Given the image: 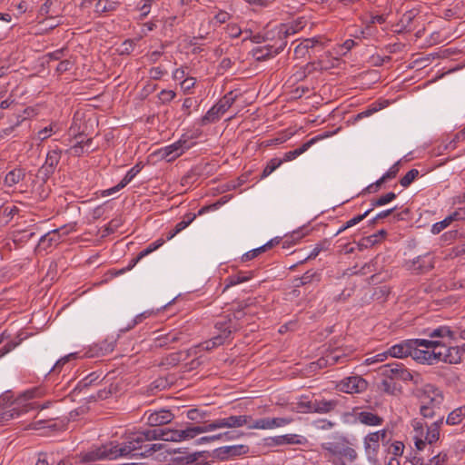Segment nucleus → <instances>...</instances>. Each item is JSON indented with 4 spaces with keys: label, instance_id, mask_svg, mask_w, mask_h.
<instances>
[{
    "label": "nucleus",
    "instance_id": "obj_1",
    "mask_svg": "<svg viewBox=\"0 0 465 465\" xmlns=\"http://www.w3.org/2000/svg\"><path fill=\"white\" fill-rule=\"evenodd\" d=\"M418 342L415 349H412L411 357L420 364L434 365L439 362H444V351L438 348L447 346L445 341L439 338L416 339Z\"/></svg>",
    "mask_w": 465,
    "mask_h": 465
},
{
    "label": "nucleus",
    "instance_id": "obj_2",
    "mask_svg": "<svg viewBox=\"0 0 465 465\" xmlns=\"http://www.w3.org/2000/svg\"><path fill=\"white\" fill-rule=\"evenodd\" d=\"M430 338H439L447 342L444 349V363L458 364L461 362L462 355L465 353V343L458 346L452 345V341L456 340L458 331L448 325H440L433 329L424 331Z\"/></svg>",
    "mask_w": 465,
    "mask_h": 465
},
{
    "label": "nucleus",
    "instance_id": "obj_3",
    "mask_svg": "<svg viewBox=\"0 0 465 465\" xmlns=\"http://www.w3.org/2000/svg\"><path fill=\"white\" fill-rule=\"evenodd\" d=\"M416 396L420 401V413L423 418L432 419L443 415L441 406L444 397L440 389L428 383L417 390Z\"/></svg>",
    "mask_w": 465,
    "mask_h": 465
},
{
    "label": "nucleus",
    "instance_id": "obj_4",
    "mask_svg": "<svg viewBox=\"0 0 465 465\" xmlns=\"http://www.w3.org/2000/svg\"><path fill=\"white\" fill-rule=\"evenodd\" d=\"M322 448L333 456V465L353 463L358 458L357 451L349 446V441L345 437H341V441L322 443Z\"/></svg>",
    "mask_w": 465,
    "mask_h": 465
},
{
    "label": "nucleus",
    "instance_id": "obj_5",
    "mask_svg": "<svg viewBox=\"0 0 465 465\" xmlns=\"http://www.w3.org/2000/svg\"><path fill=\"white\" fill-rule=\"evenodd\" d=\"M119 457H125L122 444L118 445L110 442L86 452L83 456L82 460L89 462L97 460H115Z\"/></svg>",
    "mask_w": 465,
    "mask_h": 465
},
{
    "label": "nucleus",
    "instance_id": "obj_6",
    "mask_svg": "<svg viewBox=\"0 0 465 465\" xmlns=\"http://www.w3.org/2000/svg\"><path fill=\"white\" fill-rule=\"evenodd\" d=\"M252 417L249 415H231L225 418H220L207 424L208 431H213L218 429L228 428L235 429L245 425H250Z\"/></svg>",
    "mask_w": 465,
    "mask_h": 465
},
{
    "label": "nucleus",
    "instance_id": "obj_7",
    "mask_svg": "<svg viewBox=\"0 0 465 465\" xmlns=\"http://www.w3.org/2000/svg\"><path fill=\"white\" fill-rule=\"evenodd\" d=\"M381 373L383 377L389 378L392 381L400 380L403 381H414V376L404 364L401 362H392L384 364L380 368Z\"/></svg>",
    "mask_w": 465,
    "mask_h": 465
},
{
    "label": "nucleus",
    "instance_id": "obj_8",
    "mask_svg": "<svg viewBox=\"0 0 465 465\" xmlns=\"http://www.w3.org/2000/svg\"><path fill=\"white\" fill-rule=\"evenodd\" d=\"M147 441L143 431L130 434L126 440L122 443L125 456L140 457L139 452L144 450V442Z\"/></svg>",
    "mask_w": 465,
    "mask_h": 465
},
{
    "label": "nucleus",
    "instance_id": "obj_9",
    "mask_svg": "<svg viewBox=\"0 0 465 465\" xmlns=\"http://www.w3.org/2000/svg\"><path fill=\"white\" fill-rule=\"evenodd\" d=\"M249 447L244 444L219 447L213 450L211 456L219 460H226L248 453Z\"/></svg>",
    "mask_w": 465,
    "mask_h": 465
},
{
    "label": "nucleus",
    "instance_id": "obj_10",
    "mask_svg": "<svg viewBox=\"0 0 465 465\" xmlns=\"http://www.w3.org/2000/svg\"><path fill=\"white\" fill-rule=\"evenodd\" d=\"M293 419L291 417L283 418H262L254 420L252 424L248 425L250 430H272L275 428L284 427L291 424Z\"/></svg>",
    "mask_w": 465,
    "mask_h": 465
},
{
    "label": "nucleus",
    "instance_id": "obj_11",
    "mask_svg": "<svg viewBox=\"0 0 465 465\" xmlns=\"http://www.w3.org/2000/svg\"><path fill=\"white\" fill-rule=\"evenodd\" d=\"M61 151L58 148L49 151L46 153L45 163L38 170L37 176L45 182L48 177L54 173L55 166L59 163Z\"/></svg>",
    "mask_w": 465,
    "mask_h": 465
},
{
    "label": "nucleus",
    "instance_id": "obj_12",
    "mask_svg": "<svg viewBox=\"0 0 465 465\" xmlns=\"http://www.w3.org/2000/svg\"><path fill=\"white\" fill-rule=\"evenodd\" d=\"M147 415L146 423L150 427H160L170 423L174 419V414L165 409H161L153 412L146 411L144 416Z\"/></svg>",
    "mask_w": 465,
    "mask_h": 465
},
{
    "label": "nucleus",
    "instance_id": "obj_13",
    "mask_svg": "<svg viewBox=\"0 0 465 465\" xmlns=\"http://www.w3.org/2000/svg\"><path fill=\"white\" fill-rule=\"evenodd\" d=\"M368 387V382L360 376H351L341 381V390L346 393H360Z\"/></svg>",
    "mask_w": 465,
    "mask_h": 465
},
{
    "label": "nucleus",
    "instance_id": "obj_14",
    "mask_svg": "<svg viewBox=\"0 0 465 465\" xmlns=\"http://www.w3.org/2000/svg\"><path fill=\"white\" fill-rule=\"evenodd\" d=\"M417 340L415 339H409L404 340L401 341L400 343H397L393 346H391L388 351L387 353L390 354L391 357L393 358H406L411 356L412 349H415Z\"/></svg>",
    "mask_w": 465,
    "mask_h": 465
},
{
    "label": "nucleus",
    "instance_id": "obj_15",
    "mask_svg": "<svg viewBox=\"0 0 465 465\" xmlns=\"http://www.w3.org/2000/svg\"><path fill=\"white\" fill-rule=\"evenodd\" d=\"M407 266L409 270L416 273H424L433 268V259L430 254L419 255L412 261L408 262Z\"/></svg>",
    "mask_w": 465,
    "mask_h": 465
},
{
    "label": "nucleus",
    "instance_id": "obj_16",
    "mask_svg": "<svg viewBox=\"0 0 465 465\" xmlns=\"http://www.w3.org/2000/svg\"><path fill=\"white\" fill-rule=\"evenodd\" d=\"M215 328L219 331L216 336L223 337V341L225 342L226 340L231 337L232 332L240 329V325L238 323L232 322L231 315H227L222 320L216 322Z\"/></svg>",
    "mask_w": 465,
    "mask_h": 465
},
{
    "label": "nucleus",
    "instance_id": "obj_17",
    "mask_svg": "<svg viewBox=\"0 0 465 465\" xmlns=\"http://www.w3.org/2000/svg\"><path fill=\"white\" fill-rule=\"evenodd\" d=\"M66 234L67 231L64 227L50 231L40 238L38 245L46 250L52 245L58 244L62 241V237Z\"/></svg>",
    "mask_w": 465,
    "mask_h": 465
},
{
    "label": "nucleus",
    "instance_id": "obj_18",
    "mask_svg": "<svg viewBox=\"0 0 465 465\" xmlns=\"http://www.w3.org/2000/svg\"><path fill=\"white\" fill-rule=\"evenodd\" d=\"M116 340L114 338L104 339L102 341L92 345L88 351L90 357H101L111 353L115 347Z\"/></svg>",
    "mask_w": 465,
    "mask_h": 465
},
{
    "label": "nucleus",
    "instance_id": "obj_19",
    "mask_svg": "<svg viewBox=\"0 0 465 465\" xmlns=\"http://www.w3.org/2000/svg\"><path fill=\"white\" fill-rule=\"evenodd\" d=\"M345 359L346 355L341 351V349L336 348L327 351L324 356L317 361V364L320 368H323L326 366L335 365L339 362H344Z\"/></svg>",
    "mask_w": 465,
    "mask_h": 465
},
{
    "label": "nucleus",
    "instance_id": "obj_20",
    "mask_svg": "<svg viewBox=\"0 0 465 465\" xmlns=\"http://www.w3.org/2000/svg\"><path fill=\"white\" fill-rule=\"evenodd\" d=\"M208 432L207 424L203 426H193L186 423L185 427L178 429L179 442L190 440L202 433Z\"/></svg>",
    "mask_w": 465,
    "mask_h": 465
},
{
    "label": "nucleus",
    "instance_id": "obj_21",
    "mask_svg": "<svg viewBox=\"0 0 465 465\" xmlns=\"http://www.w3.org/2000/svg\"><path fill=\"white\" fill-rule=\"evenodd\" d=\"M78 121H82V117H79V113H76L74 116V124L70 128V132L76 139L74 144L75 146L83 145L84 143L87 144L92 142V137H87L88 134H85L86 126L81 132H78L81 129L80 125L77 127Z\"/></svg>",
    "mask_w": 465,
    "mask_h": 465
},
{
    "label": "nucleus",
    "instance_id": "obj_22",
    "mask_svg": "<svg viewBox=\"0 0 465 465\" xmlns=\"http://www.w3.org/2000/svg\"><path fill=\"white\" fill-rule=\"evenodd\" d=\"M206 451H197L171 459L172 465H199L200 459L205 457Z\"/></svg>",
    "mask_w": 465,
    "mask_h": 465
},
{
    "label": "nucleus",
    "instance_id": "obj_23",
    "mask_svg": "<svg viewBox=\"0 0 465 465\" xmlns=\"http://www.w3.org/2000/svg\"><path fill=\"white\" fill-rule=\"evenodd\" d=\"M356 420L366 426H380L383 423V418L371 411H360L356 413Z\"/></svg>",
    "mask_w": 465,
    "mask_h": 465
},
{
    "label": "nucleus",
    "instance_id": "obj_24",
    "mask_svg": "<svg viewBox=\"0 0 465 465\" xmlns=\"http://www.w3.org/2000/svg\"><path fill=\"white\" fill-rule=\"evenodd\" d=\"M363 447L368 456H376L380 449L379 435H375L374 432L368 433L363 438Z\"/></svg>",
    "mask_w": 465,
    "mask_h": 465
},
{
    "label": "nucleus",
    "instance_id": "obj_25",
    "mask_svg": "<svg viewBox=\"0 0 465 465\" xmlns=\"http://www.w3.org/2000/svg\"><path fill=\"white\" fill-rule=\"evenodd\" d=\"M338 404L337 400L316 399L314 400V413H330L336 409Z\"/></svg>",
    "mask_w": 465,
    "mask_h": 465
},
{
    "label": "nucleus",
    "instance_id": "obj_26",
    "mask_svg": "<svg viewBox=\"0 0 465 465\" xmlns=\"http://www.w3.org/2000/svg\"><path fill=\"white\" fill-rule=\"evenodd\" d=\"M25 170L23 168H15L9 171L4 179L3 184L6 187H13L25 177Z\"/></svg>",
    "mask_w": 465,
    "mask_h": 465
},
{
    "label": "nucleus",
    "instance_id": "obj_27",
    "mask_svg": "<svg viewBox=\"0 0 465 465\" xmlns=\"http://www.w3.org/2000/svg\"><path fill=\"white\" fill-rule=\"evenodd\" d=\"M444 415H440L436 421H434L430 427H428L425 440L432 444L436 442L440 438V428L443 423Z\"/></svg>",
    "mask_w": 465,
    "mask_h": 465
},
{
    "label": "nucleus",
    "instance_id": "obj_28",
    "mask_svg": "<svg viewBox=\"0 0 465 465\" xmlns=\"http://www.w3.org/2000/svg\"><path fill=\"white\" fill-rule=\"evenodd\" d=\"M223 115V113L214 104L207 113L201 118V124L207 125L209 124L216 123Z\"/></svg>",
    "mask_w": 465,
    "mask_h": 465
},
{
    "label": "nucleus",
    "instance_id": "obj_29",
    "mask_svg": "<svg viewBox=\"0 0 465 465\" xmlns=\"http://www.w3.org/2000/svg\"><path fill=\"white\" fill-rule=\"evenodd\" d=\"M58 124L51 123L48 126L38 131L35 135V139H36L40 143L45 142L47 138L53 135H56L58 134Z\"/></svg>",
    "mask_w": 465,
    "mask_h": 465
},
{
    "label": "nucleus",
    "instance_id": "obj_30",
    "mask_svg": "<svg viewBox=\"0 0 465 465\" xmlns=\"http://www.w3.org/2000/svg\"><path fill=\"white\" fill-rule=\"evenodd\" d=\"M13 26L12 15L8 13H0V40L6 37Z\"/></svg>",
    "mask_w": 465,
    "mask_h": 465
},
{
    "label": "nucleus",
    "instance_id": "obj_31",
    "mask_svg": "<svg viewBox=\"0 0 465 465\" xmlns=\"http://www.w3.org/2000/svg\"><path fill=\"white\" fill-rule=\"evenodd\" d=\"M417 14V11L414 9L405 12L398 23V25L401 26L400 31L411 32L412 30L411 25L416 17Z\"/></svg>",
    "mask_w": 465,
    "mask_h": 465
},
{
    "label": "nucleus",
    "instance_id": "obj_32",
    "mask_svg": "<svg viewBox=\"0 0 465 465\" xmlns=\"http://www.w3.org/2000/svg\"><path fill=\"white\" fill-rule=\"evenodd\" d=\"M237 95L234 94L233 91L228 92L224 94L215 105L223 113V114L229 110V108L235 103Z\"/></svg>",
    "mask_w": 465,
    "mask_h": 465
},
{
    "label": "nucleus",
    "instance_id": "obj_33",
    "mask_svg": "<svg viewBox=\"0 0 465 465\" xmlns=\"http://www.w3.org/2000/svg\"><path fill=\"white\" fill-rule=\"evenodd\" d=\"M121 3L113 0H98L95 4V12L98 14L114 11Z\"/></svg>",
    "mask_w": 465,
    "mask_h": 465
},
{
    "label": "nucleus",
    "instance_id": "obj_34",
    "mask_svg": "<svg viewBox=\"0 0 465 465\" xmlns=\"http://www.w3.org/2000/svg\"><path fill=\"white\" fill-rule=\"evenodd\" d=\"M251 278V273L247 275L244 272H239L237 274L231 275L225 279V287L223 292L232 286L247 282Z\"/></svg>",
    "mask_w": 465,
    "mask_h": 465
},
{
    "label": "nucleus",
    "instance_id": "obj_35",
    "mask_svg": "<svg viewBox=\"0 0 465 465\" xmlns=\"http://www.w3.org/2000/svg\"><path fill=\"white\" fill-rule=\"evenodd\" d=\"M378 388L381 391L389 394V395H396L399 389L397 388L396 383L389 379L385 378L380 382Z\"/></svg>",
    "mask_w": 465,
    "mask_h": 465
},
{
    "label": "nucleus",
    "instance_id": "obj_36",
    "mask_svg": "<svg viewBox=\"0 0 465 465\" xmlns=\"http://www.w3.org/2000/svg\"><path fill=\"white\" fill-rule=\"evenodd\" d=\"M272 51L269 45L264 47H256L252 50V55L257 61H264L275 55Z\"/></svg>",
    "mask_w": 465,
    "mask_h": 465
},
{
    "label": "nucleus",
    "instance_id": "obj_37",
    "mask_svg": "<svg viewBox=\"0 0 465 465\" xmlns=\"http://www.w3.org/2000/svg\"><path fill=\"white\" fill-rule=\"evenodd\" d=\"M465 416V408L460 407L452 411L447 417L446 422L450 425H456L461 422Z\"/></svg>",
    "mask_w": 465,
    "mask_h": 465
},
{
    "label": "nucleus",
    "instance_id": "obj_38",
    "mask_svg": "<svg viewBox=\"0 0 465 465\" xmlns=\"http://www.w3.org/2000/svg\"><path fill=\"white\" fill-rule=\"evenodd\" d=\"M143 435L147 441L151 440H164V429L154 427V429L143 430Z\"/></svg>",
    "mask_w": 465,
    "mask_h": 465
},
{
    "label": "nucleus",
    "instance_id": "obj_39",
    "mask_svg": "<svg viewBox=\"0 0 465 465\" xmlns=\"http://www.w3.org/2000/svg\"><path fill=\"white\" fill-rule=\"evenodd\" d=\"M152 312L150 311H145L138 315H136L128 324L126 327H124V328H121L119 330L120 332H126L130 330H132L133 328H134L137 324L141 323L143 322V320L147 319L148 317H150L152 315Z\"/></svg>",
    "mask_w": 465,
    "mask_h": 465
},
{
    "label": "nucleus",
    "instance_id": "obj_40",
    "mask_svg": "<svg viewBox=\"0 0 465 465\" xmlns=\"http://www.w3.org/2000/svg\"><path fill=\"white\" fill-rule=\"evenodd\" d=\"M270 248H272V243L271 242H266L265 244H263L262 246H261L259 248H255V249H252V250L245 252L242 256V262L251 261V260L256 258L261 253L266 252Z\"/></svg>",
    "mask_w": 465,
    "mask_h": 465
},
{
    "label": "nucleus",
    "instance_id": "obj_41",
    "mask_svg": "<svg viewBox=\"0 0 465 465\" xmlns=\"http://www.w3.org/2000/svg\"><path fill=\"white\" fill-rule=\"evenodd\" d=\"M384 106L385 105L382 104L373 103L366 110L359 113L355 116V121H361L364 118H368V117L371 116L373 114H375L376 112H378L379 110H381V108H383Z\"/></svg>",
    "mask_w": 465,
    "mask_h": 465
},
{
    "label": "nucleus",
    "instance_id": "obj_42",
    "mask_svg": "<svg viewBox=\"0 0 465 465\" xmlns=\"http://www.w3.org/2000/svg\"><path fill=\"white\" fill-rule=\"evenodd\" d=\"M283 436L284 444L306 445L308 440L306 437L298 434H285Z\"/></svg>",
    "mask_w": 465,
    "mask_h": 465
},
{
    "label": "nucleus",
    "instance_id": "obj_43",
    "mask_svg": "<svg viewBox=\"0 0 465 465\" xmlns=\"http://www.w3.org/2000/svg\"><path fill=\"white\" fill-rule=\"evenodd\" d=\"M455 222L454 219L452 218V215L451 213L450 215H448L446 218H444L442 221L440 222H438V223H435L432 227H431V230L430 232L433 233V234H439L441 231H443L445 228H447L448 226L450 225L451 223Z\"/></svg>",
    "mask_w": 465,
    "mask_h": 465
},
{
    "label": "nucleus",
    "instance_id": "obj_44",
    "mask_svg": "<svg viewBox=\"0 0 465 465\" xmlns=\"http://www.w3.org/2000/svg\"><path fill=\"white\" fill-rule=\"evenodd\" d=\"M419 171L417 169L410 170L403 177L401 178L400 183L402 187H409L414 180L419 176Z\"/></svg>",
    "mask_w": 465,
    "mask_h": 465
},
{
    "label": "nucleus",
    "instance_id": "obj_45",
    "mask_svg": "<svg viewBox=\"0 0 465 465\" xmlns=\"http://www.w3.org/2000/svg\"><path fill=\"white\" fill-rule=\"evenodd\" d=\"M396 197H397V195L395 193L390 192V193L379 197L378 199L372 201L371 208L373 209L376 206H383V205L391 203L394 199H396Z\"/></svg>",
    "mask_w": 465,
    "mask_h": 465
},
{
    "label": "nucleus",
    "instance_id": "obj_46",
    "mask_svg": "<svg viewBox=\"0 0 465 465\" xmlns=\"http://www.w3.org/2000/svg\"><path fill=\"white\" fill-rule=\"evenodd\" d=\"M282 163V160L279 158H272L264 167L262 178L269 176L274 170H276Z\"/></svg>",
    "mask_w": 465,
    "mask_h": 465
},
{
    "label": "nucleus",
    "instance_id": "obj_47",
    "mask_svg": "<svg viewBox=\"0 0 465 465\" xmlns=\"http://www.w3.org/2000/svg\"><path fill=\"white\" fill-rule=\"evenodd\" d=\"M186 416L193 421L201 422L206 418L207 412L199 409H190Z\"/></svg>",
    "mask_w": 465,
    "mask_h": 465
},
{
    "label": "nucleus",
    "instance_id": "obj_48",
    "mask_svg": "<svg viewBox=\"0 0 465 465\" xmlns=\"http://www.w3.org/2000/svg\"><path fill=\"white\" fill-rule=\"evenodd\" d=\"M143 167V164L142 163V162L137 163L133 168H131L126 173L124 177L122 179L124 181V183H126V185L130 183L133 181V179L141 172Z\"/></svg>",
    "mask_w": 465,
    "mask_h": 465
},
{
    "label": "nucleus",
    "instance_id": "obj_49",
    "mask_svg": "<svg viewBox=\"0 0 465 465\" xmlns=\"http://www.w3.org/2000/svg\"><path fill=\"white\" fill-rule=\"evenodd\" d=\"M168 150L169 149H165V147H160L159 149L155 150L149 155V162L155 163L156 162L161 160L165 161L166 155H168Z\"/></svg>",
    "mask_w": 465,
    "mask_h": 465
},
{
    "label": "nucleus",
    "instance_id": "obj_50",
    "mask_svg": "<svg viewBox=\"0 0 465 465\" xmlns=\"http://www.w3.org/2000/svg\"><path fill=\"white\" fill-rule=\"evenodd\" d=\"M297 411L301 413H314V401H300L296 404Z\"/></svg>",
    "mask_w": 465,
    "mask_h": 465
},
{
    "label": "nucleus",
    "instance_id": "obj_51",
    "mask_svg": "<svg viewBox=\"0 0 465 465\" xmlns=\"http://www.w3.org/2000/svg\"><path fill=\"white\" fill-rule=\"evenodd\" d=\"M163 445L161 443L145 444L143 452H139L140 457H149L154 452L159 451L163 449Z\"/></svg>",
    "mask_w": 465,
    "mask_h": 465
},
{
    "label": "nucleus",
    "instance_id": "obj_52",
    "mask_svg": "<svg viewBox=\"0 0 465 465\" xmlns=\"http://www.w3.org/2000/svg\"><path fill=\"white\" fill-rule=\"evenodd\" d=\"M196 215L194 213H188L185 215L183 221L179 222L174 226V233H179L183 230H184L194 219Z\"/></svg>",
    "mask_w": 465,
    "mask_h": 465
},
{
    "label": "nucleus",
    "instance_id": "obj_53",
    "mask_svg": "<svg viewBox=\"0 0 465 465\" xmlns=\"http://www.w3.org/2000/svg\"><path fill=\"white\" fill-rule=\"evenodd\" d=\"M224 343L223 337L222 336H213L212 339L204 341L202 345L203 348L206 351H210L215 347L223 345Z\"/></svg>",
    "mask_w": 465,
    "mask_h": 465
},
{
    "label": "nucleus",
    "instance_id": "obj_54",
    "mask_svg": "<svg viewBox=\"0 0 465 465\" xmlns=\"http://www.w3.org/2000/svg\"><path fill=\"white\" fill-rule=\"evenodd\" d=\"M20 415V411L16 408H12L6 411H4L0 413V423H4L8 421L15 417Z\"/></svg>",
    "mask_w": 465,
    "mask_h": 465
},
{
    "label": "nucleus",
    "instance_id": "obj_55",
    "mask_svg": "<svg viewBox=\"0 0 465 465\" xmlns=\"http://www.w3.org/2000/svg\"><path fill=\"white\" fill-rule=\"evenodd\" d=\"M183 148L184 147H165V149H169L168 155H166L165 162H167V163L173 162L176 158L181 156L184 153Z\"/></svg>",
    "mask_w": 465,
    "mask_h": 465
},
{
    "label": "nucleus",
    "instance_id": "obj_56",
    "mask_svg": "<svg viewBox=\"0 0 465 465\" xmlns=\"http://www.w3.org/2000/svg\"><path fill=\"white\" fill-rule=\"evenodd\" d=\"M297 32V28L292 25L282 24L279 27L278 35L281 37L287 38L289 35H294Z\"/></svg>",
    "mask_w": 465,
    "mask_h": 465
},
{
    "label": "nucleus",
    "instance_id": "obj_57",
    "mask_svg": "<svg viewBox=\"0 0 465 465\" xmlns=\"http://www.w3.org/2000/svg\"><path fill=\"white\" fill-rule=\"evenodd\" d=\"M329 245L330 243L327 240H324L323 242L316 244L306 259L308 260L316 258L322 251L327 250Z\"/></svg>",
    "mask_w": 465,
    "mask_h": 465
},
{
    "label": "nucleus",
    "instance_id": "obj_58",
    "mask_svg": "<svg viewBox=\"0 0 465 465\" xmlns=\"http://www.w3.org/2000/svg\"><path fill=\"white\" fill-rule=\"evenodd\" d=\"M135 43L132 39H126L118 49L119 54H129L134 51Z\"/></svg>",
    "mask_w": 465,
    "mask_h": 465
},
{
    "label": "nucleus",
    "instance_id": "obj_59",
    "mask_svg": "<svg viewBox=\"0 0 465 465\" xmlns=\"http://www.w3.org/2000/svg\"><path fill=\"white\" fill-rule=\"evenodd\" d=\"M391 57L389 55L381 56L380 54H373L370 57L369 63L372 66H381L384 63L390 62Z\"/></svg>",
    "mask_w": 465,
    "mask_h": 465
},
{
    "label": "nucleus",
    "instance_id": "obj_60",
    "mask_svg": "<svg viewBox=\"0 0 465 465\" xmlns=\"http://www.w3.org/2000/svg\"><path fill=\"white\" fill-rule=\"evenodd\" d=\"M286 45H287L286 38L281 37L278 35V39L275 41V43L273 45H269L272 49V52H273L274 54H278L279 53H281L284 49Z\"/></svg>",
    "mask_w": 465,
    "mask_h": 465
},
{
    "label": "nucleus",
    "instance_id": "obj_61",
    "mask_svg": "<svg viewBox=\"0 0 465 465\" xmlns=\"http://www.w3.org/2000/svg\"><path fill=\"white\" fill-rule=\"evenodd\" d=\"M390 356L389 353H387V351H383V352H381V353H378L372 357H369L365 360V364L367 365H371V364H373V363H376V362H382L384 361H386L388 359V357Z\"/></svg>",
    "mask_w": 465,
    "mask_h": 465
},
{
    "label": "nucleus",
    "instance_id": "obj_62",
    "mask_svg": "<svg viewBox=\"0 0 465 465\" xmlns=\"http://www.w3.org/2000/svg\"><path fill=\"white\" fill-rule=\"evenodd\" d=\"M176 94L173 90H162L158 94V98L162 104L170 103Z\"/></svg>",
    "mask_w": 465,
    "mask_h": 465
},
{
    "label": "nucleus",
    "instance_id": "obj_63",
    "mask_svg": "<svg viewBox=\"0 0 465 465\" xmlns=\"http://www.w3.org/2000/svg\"><path fill=\"white\" fill-rule=\"evenodd\" d=\"M226 33L230 37L237 38L241 35L242 29L237 24L232 23L227 25Z\"/></svg>",
    "mask_w": 465,
    "mask_h": 465
},
{
    "label": "nucleus",
    "instance_id": "obj_64",
    "mask_svg": "<svg viewBox=\"0 0 465 465\" xmlns=\"http://www.w3.org/2000/svg\"><path fill=\"white\" fill-rule=\"evenodd\" d=\"M446 460H447V455L446 454L442 455L441 453H439V454L435 455L434 457H432L426 463V465H444Z\"/></svg>",
    "mask_w": 465,
    "mask_h": 465
}]
</instances>
